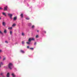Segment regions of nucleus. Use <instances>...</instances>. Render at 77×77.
Returning <instances> with one entry per match:
<instances>
[{
    "label": "nucleus",
    "mask_w": 77,
    "mask_h": 77,
    "mask_svg": "<svg viewBox=\"0 0 77 77\" xmlns=\"http://www.w3.org/2000/svg\"><path fill=\"white\" fill-rule=\"evenodd\" d=\"M13 66V65H12V64L11 63H9L8 65V68L10 69H12V66Z\"/></svg>",
    "instance_id": "nucleus-1"
},
{
    "label": "nucleus",
    "mask_w": 77,
    "mask_h": 77,
    "mask_svg": "<svg viewBox=\"0 0 77 77\" xmlns=\"http://www.w3.org/2000/svg\"><path fill=\"white\" fill-rule=\"evenodd\" d=\"M8 15L10 17V18L11 19H12V14H8Z\"/></svg>",
    "instance_id": "nucleus-2"
},
{
    "label": "nucleus",
    "mask_w": 77,
    "mask_h": 77,
    "mask_svg": "<svg viewBox=\"0 0 77 77\" xmlns=\"http://www.w3.org/2000/svg\"><path fill=\"white\" fill-rule=\"evenodd\" d=\"M8 9V6H6L4 7V11H7Z\"/></svg>",
    "instance_id": "nucleus-3"
},
{
    "label": "nucleus",
    "mask_w": 77,
    "mask_h": 77,
    "mask_svg": "<svg viewBox=\"0 0 77 77\" xmlns=\"http://www.w3.org/2000/svg\"><path fill=\"white\" fill-rule=\"evenodd\" d=\"M2 25L3 26H5L6 25V23L5 22H2Z\"/></svg>",
    "instance_id": "nucleus-4"
},
{
    "label": "nucleus",
    "mask_w": 77,
    "mask_h": 77,
    "mask_svg": "<svg viewBox=\"0 0 77 77\" xmlns=\"http://www.w3.org/2000/svg\"><path fill=\"white\" fill-rule=\"evenodd\" d=\"M10 75V74H9V73H8L7 75V77H9Z\"/></svg>",
    "instance_id": "nucleus-5"
},
{
    "label": "nucleus",
    "mask_w": 77,
    "mask_h": 77,
    "mask_svg": "<svg viewBox=\"0 0 77 77\" xmlns=\"http://www.w3.org/2000/svg\"><path fill=\"white\" fill-rule=\"evenodd\" d=\"M4 33H7V30H6V29H5Z\"/></svg>",
    "instance_id": "nucleus-6"
},
{
    "label": "nucleus",
    "mask_w": 77,
    "mask_h": 77,
    "mask_svg": "<svg viewBox=\"0 0 77 77\" xmlns=\"http://www.w3.org/2000/svg\"><path fill=\"white\" fill-rule=\"evenodd\" d=\"M20 52L22 53H24V51L23 50H21L20 51Z\"/></svg>",
    "instance_id": "nucleus-7"
},
{
    "label": "nucleus",
    "mask_w": 77,
    "mask_h": 77,
    "mask_svg": "<svg viewBox=\"0 0 77 77\" xmlns=\"http://www.w3.org/2000/svg\"><path fill=\"white\" fill-rule=\"evenodd\" d=\"M31 41H32V39L31 38H29L28 40V42H31Z\"/></svg>",
    "instance_id": "nucleus-8"
},
{
    "label": "nucleus",
    "mask_w": 77,
    "mask_h": 77,
    "mask_svg": "<svg viewBox=\"0 0 77 77\" xmlns=\"http://www.w3.org/2000/svg\"><path fill=\"white\" fill-rule=\"evenodd\" d=\"M17 17H14V19H13V20L15 21V20H17Z\"/></svg>",
    "instance_id": "nucleus-9"
},
{
    "label": "nucleus",
    "mask_w": 77,
    "mask_h": 77,
    "mask_svg": "<svg viewBox=\"0 0 77 77\" xmlns=\"http://www.w3.org/2000/svg\"><path fill=\"white\" fill-rule=\"evenodd\" d=\"M20 16L22 18H23V14H21L20 15Z\"/></svg>",
    "instance_id": "nucleus-10"
},
{
    "label": "nucleus",
    "mask_w": 77,
    "mask_h": 77,
    "mask_svg": "<svg viewBox=\"0 0 77 77\" xmlns=\"http://www.w3.org/2000/svg\"><path fill=\"white\" fill-rule=\"evenodd\" d=\"M15 26H16V24H14L12 25V27H14Z\"/></svg>",
    "instance_id": "nucleus-11"
},
{
    "label": "nucleus",
    "mask_w": 77,
    "mask_h": 77,
    "mask_svg": "<svg viewBox=\"0 0 77 77\" xmlns=\"http://www.w3.org/2000/svg\"><path fill=\"white\" fill-rule=\"evenodd\" d=\"M12 29V27H9L8 28V29H9V30H11V29Z\"/></svg>",
    "instance_id": "nucleus-12"
},
{
    "label": "nucleus",
    "mask_w": 77,
    "mask_h": 77,
    "mask_svg": "<svg viewBox=\"0 0 77 77\" xmlns=\"http://www.w3.org/2000/svg\"><path fill=\"white\" fill-rule=\"evenodd\" d=\"M0 34H2V35H3V32H2V31H1V30H0Z\"/></svg>",
    "instance_id": "nucleus-13"
},
{
    "label": "nucleus",
    "mask_w": 77,
    "mask_h": 77,
    "mask_svg": "<svg viewBox=\"0 0 77 77\" xmlns=\"http://www.w3.org/2000/svg\"><path fill=\"white\" fill-rule=\"evenodd\" d=\"M39 38V36H38V35H37L36 36V38Z\"/></svg>",
    "instance_id": "nucleus-14"
},
{
    "label": "nucleus",
    "mask_w": 77,
    "mask_h": 77,
    "mask_svg": "<svg viewBox=\"0 0 77 77\" xmlns=\"http://www.w3.org/2000/svg\"><path fill=\"white\" fill-rule=\"evenodd\" d=\"M12 31H11L10 32V35H12Z\"/></svg>",
    "instance_id": "nucleus-15"
},
{
    "label": "nucleus",
    "mask_w": 77,
    "mask_h": 77,
    "mask_svg": "<svg viewBox=\"0 0 77 77\" xmlns=\"http://www.w3.org/2000/svg\"><path fill=\"white\" fill-rule=\"evenodd\" d=\"M2 14L4 15H5V16H6V14H5V13H3Z\"/></svg>",
    "instance_id": "nucleus-16"
},
{
    "label": "nucleus",
    "mask_w": 77,
    "mask_h": 77,
    "mask_svg": "<svg viewBox=\"0 0 77 77\" xmlns=\"http://www.w3.org/2000/svg\"><path fill=\"white\" fill-rule=\"evenodd\" d=\"M22 36H24V32H22Z\"/></svg>",
    "instance_id": "nucleus-17"
},
{
    "label": "nucleus",
    "mask_w": 77,
    "mask_h": 77,
    "mask_svg": "<svg viewBox=\"0 0 77 77\" xmlns=\"http://www.w3.org/2000/svg\"><path fill=\"white\" fill-rule=\"evenodd\" d=\"M26 20H29L30 19L28 17H26Z\"/></svg>",
    "instance_id": "nucleus-18"
},
{
    "label": "nucleus",
    "mask_w": 77,
    "mask_h": 77,
    "mask_svg": "<svg viewBox=\"0 0 77 77\" xmlns=\"http://www.w3.org/2000/svg\"><path fill=\"white\" fill-rule=\"evenodd\" d=\"M31 40L32 41H34V40H35V39H34V38H31Z\"/></svg>",
    "instance_id": "nucleus-19"
},
{
    "label": "nucleus",
    "mask_w": 77,
    "mask_h": 77,
    "mask_svg": "<svg viewBox=\"0 0 77 77\" xmlns=\"http://www.w3.org/2000/svg\"><path fill=\"white\" fill-rule=\"evenodd\" d=\"M26 44H30V42H26Z\"/></svg>",
    "instance_id": "nucleus-20"
},
{
    "label": "nucleus",
    "mask_w": 77,
    "mask_h": 77,
    "mask_svg": "<svg viewBox=\"0 0 77 77\" xmlns=\"http://www.w3.org/2000/svg\"><path fill=\"white\" fill-rule=\"evenodd\" d=\"M34 27H35V26L34 25H32V29H33Z\"/></svg>",
    "instance_id": "nucleus-21"
},
{
    "label": "nucleus",
    "mask_w": 77,
    "mask_h": 77,
    "mask_svg": "<svg viewBox=\"0 0 77 77\" xmlns=\"http://www.w3.org/2000/svg\"><path fill=\"white\" fill-rule=\"evenodd\" d=\"M29 49H30V50H33V48H30Z\"/></svg>",
    "instance_id": "nucleus-22"
},
{
    "label": "nucleus",
    "mask_w": 77,
    "mask_h": 77,
    "mask_svg": "<svg viewBox=\"0 0 77 77\" xmlns=\"http://www.w3.org/2000/svg\"><path fill=\"white\" fill-rule=\"evenodd\" d=\"M22 44H24V41H22Z\"/></svg>",
    "instance_id": "nucleus-23"
},
{
    "label": "nucleus",
    "mask_w": 77,
    "mask_h": 77,
    "mask_svg": "<svg viewBox=\"0 0 77 77\" xmlns=\"http://www.w3.org/2000/svg\"><path fill=\"white\" fill-rule=\"evenodd\" d=\"M36 45V42H35L34 43V45Z\"/></svg>",
    "instance_id": "nucleus-24"
},
{
    "label": "nucleus",
    "mask_w": 77,
    "mask_h": 77,
    "mask_svg": "<svg viewBox=\"0 0 77 77\" xmlns=\"http://www.w3.org/2000/svg\"><path fill=\"white\" fill-rule=\"evenodd\" d=\"M29 26H32V23H29Z\"/></svg>",
    "instance_id": "nucleus-25"
},
{
    "label": "nucleus",
    "mask_w": 77,
    "mask_h": 77,
    "mask_svg": "<svg viewBox=\"0 0 77 77\" xmlns=\"http://www.w3.org/2000/svg\"><path fill=\"white\" fill-rule=\"evenodd\" d=\"M5 43H7V44H8V41H5Z\"/></svg>",
    "instance_id": "nucleus-26"
},
{
    "label": "nucleus",
    "mask_w": 77,
    "mask_h": 77,
    "mask_svg": "<svg viewBox=\"0 0 77 77\" xmlns=\"http://www.w3.org/2000/svg\"><path fill=\"white\" fill-rule=\"evenodd\" d=\"M5 59H6V58H3V60H5Z\"/></svg>",
    "instance_id": "nucleus-27"
},
{
    "label": "nucleus",
    "mask_w": 77,
    "mask_h": 77,
    "mask_svg": "<svg viewBox=\"0 0 77 77\" xmlns=\"http://www.w3.org/2000/svg\"><path fill=\"white\" fill-rule=\"evenodd\" d=\"M3 73H1V75H3Z\"/></svg>",
    "instance_id": "nucleus-28"
},
{
    "label": "nucleus",
    "mask_w": 77,
    "mask_h": 77,
    "mask_svg": "<svg viewBox=\"0 0 77 77\" xmlns=\"http://www.w3.org/2000/svg\"><path fill=\"white\" fill-rule=\"evenodd\" d=\"M27 48H29V46H27Z\"/></svg>",
    "instance_id": "nucleus-29"
},
{
    "label": "nucleus",
    "mask_w": 77,
    "mask_h": 77,
    "mask_svg": "<svg viewBox=\"0 0 77 77\" xmlns=\"http://www.w3.org/2000/svg\"><path fill=\"white\" fill-rule=\"evenodd\" d=\"M39 32V30H37V32Z\"/></svg>",
    "instance_id": "nucleus-30"
},
{
    "label": "nucleus",
    "mask_w": 77,
    "mask_h": 77,
    "mask_svg": "<svg viewBox=\"0 0 77 77\" xmlns=\"http://www.w3.org/2000/svg\"><path fill=\"white\" fill-rule=\"evenodd\" d=\"M2 50H0V53H1L2 52Z\"/></svg>",
    "instance_id": "nucleus-31"
},
{
    "label": "nucleus",
    "mask_w": 77,
    "mask_h": 77,
    "mask_svg": "<svg viewBox=\"0 0 77 77\" xmlns=\"http://www.w3.org/2000/svg\"><path fill=\"white\" fill-rule=\"evenodd\" d=\"M0 9H2V8H0Z\"/></svg>",
    "instance_id": "nucleus-32"
},
{
    "label": "nucleus",
    "mask_w": 77,
    "mask_h": 77,
    "mask_svg": "<svg viewBox=\"0 0 77 77\" xmlns=\"http://www.w3.org/2000/svg\"><path fill=\"white\" fill-rule=\"evenodd\" d=\"M2 18H1V17H0V20H1Z\"/></svg>",
    "instance_id": "nucleus-33"
},
{
    "label": "nucleus",
    "mask_w": 77,
    "mask_h": 77,
    "mask_svg": "<svg viewBox=\"0 0 77 77\" xmlns=\"http://www.w3.org/2000/svg\"><path fill=\"white\" fill-rule=\"evenodd\" d=\"M45 33H46V31H45Z\"/></svg>",
    "instance_id": "nucleus-34"
},
{
    "label": "nucleus",
    "mask_w": 77,
    "mask_h": 77,
    "mask_svg": "<svg viewBox=\"0 0 77 77\" xmlns=\"http://www.w3.org/2000/svg\"><path fill=\"white\" fill-rule=\"evenodd\" d=\"M3 77H5V76H3Z\"/></svg>",
    "instance_id": "nucleus-35"
},
{
    "label": "nucleus",
    "mask_w": 77,
    "mask_h": 77,
    "mask_svg": "<svg viewBox=\"0 0 77 77\" xmlns=\"http://www.w3.org/2000/svg\"><path fill=\"white\" fill-rule=\"evenodd\" d=\"M0 59H1V57L0 56Z\"/></svg>",
    "instance_id": "nucleus-36"
}]
</instances>
